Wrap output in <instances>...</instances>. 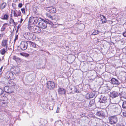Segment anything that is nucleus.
Masks as SVG:
<instances>
[{
  "label": "nucleus",
  "mask_w": 126,
  "mask_h": 126,
  "mask_svg": "<svg viewBox=\"0 0 126 126\" xmlns=\"http://www.w3.org/2000/svg\"><path fill=\"white\" fill-rule=\"evenodd\" d=\"M5 98H6V99L7 100V102L9 100L7 98V97H5Z\"/></svg>",
  "instance_id": "nucleus-55"
},
{
  "label": "nucleus",
  "mask_w": 126,
  "mask_h": 126,
  "mask_svg": "<svg viewBox=\"0 0 126 126\" xmlns=\"http://www.w3.org/2000/svg\"><path fill=\"white\" fill-rule=\"evenodd\" d=\"M22 13L23 14L25 13V10L24 8H22L21 9Z\"/></svg>",
  "instance_id": "nucleus-37"
},
{
  "label": "nucleus",
  "mask_w": 126,
  "mask_h": 126,
  "mask_svg": "<svg viewBox=\"0 0 126 126\" xmlns=\"http://www.w3.org/2000/svg\"><path fill=\"white\" fill-rule=\"evenodd\" d=\"M8 49V48H5L1 49L0 50V52L1 54L2 55L4 54L6 51Z\"/></svg>",
  "instance_id": "nucleus-22"
},
{
  "label": "nucleus",
  "mask_w": 126,
  "mask_h": 126,
  "mask_svg": "<svg viewBox=\"0 0 126 126\" xmlns=\"http://www.w3.org/2000/svg\"><path fill=\"white\" fill-rule=\"evenodd\" d=\"M122 97H123V98L126 99V95H123L122 96Z\"/></svg>",
  "instance_id": "nucleus-50"
},
{
  "label": "nucleus",
  "mask_w": 126,
  "mask_h": 126,
  "mask_svg": "<svg viewBox=\"0 0 126 126\" xmlns=\"http://www.w3.org/2000/svg\"><path fill=\"white\" fill-rule=\"evenodd\" d=\"M122 107L123 108L126 109V102H123Z\"/></svg>",
  "instance_id": "nucleus-34"
},
{
  "label": "nucleus",
  "mask_w": 126,
  "mask_h": 126,
  "mask_svg": "<svg viewBox=\"0 0 126 126\" xmlns=\"http://www.w3.org/2000/svg\"><path fill=\"white\" fill-rule=\"evenodd\" d=\"M28 28L31 31L34 33H39L41 31L40 28L37 26L28 25Z\"/></svg>",
  "instance_id": "nucleus-2"
},
{
  "label": "nucleus",
  "mask_w": 126,
  "mask_h": 126,
  "mask_svg": "<svg viewBox=\"0 0 126 126\" xmlns=\"http://www.w3.org/2000/svg\"><path fill=\"white\" fill-rule=\"evenodd\" d=\"M96 115L99 117H103L105 116L104 112L102 111H99L97 112L96 113Z\"/></svg>",
  "instance_id": "nucleus-17"
},
{
  "label": "nucleus",
  "mask_w": 126,
  "mask_h": 126,
  "mask_svg": "<svg viewBox=\"0 0 126 126\" xmlns=\"http://www.w3.org/2000/svg\"><path fill=\"white\" fill-rule=\"evenodd\" d=\"M101 122L99 120H96L95 121L96 125H94L95 126H100Z\"/></svg>",
  "instance_id": "nucleus-24"
},
{
  "label": "nucleus",
  "mask_w": 126,
  "mask_h": 126,
  "mask_svg": "<svg viewBox=\"0 0 126 126\" xmlns=\"http://www.w3.org/2000/svg\"><path fill=\"white\" fill-rule=\"evenodd\" d=\"M19 28V26H18L17 27V29H18V28Z\"/></svg>",
  "instance_id": "nucleus-62"
},
{
  "label": "nucleus",
  "mask_w": 126,
  "mask_h": 126,
  "mask_svg": "<svg viewBox=\"0 0 126 126\" xmlns=\"http://www.w3.org/2000/svg\"><path fill=\"white\" fill-rule=\"evenodd\" d=\"M8 17L9 16L7 14H5L4 15L3 17L1 19L3 20H7Z\"/></svg>",
  "instance_id": "nucleus-33"
},
{
  "label": "nucleus",
  "mask_w": 126,
  "mask_h": 126,
  "mask_svg": "<svg viewBox=\"0 0 126 126\" xmlns=\"http://www.w3.org/2000/svg\"><path fill=\"white\" fill-rule=\"evenodd\" d=\"M116 126H124L123 125H121L119 124H116Z\"/></svg>",
  "instance_id": "nucleus-47"
},
{
  "label": "nucleus",
  "mask_w": 126,
  "mask_h": 126,
  "mask_svg": "<svg viewBox=\"0 0 126 126\" xmlns=\"http://www.w3.org/2000/svg\"><path fill=\"white\" fill-rule=\"evenodd\" d=\"M18 15L17 16H20V14H21V13L20 12V11H18Z\"/></svg>",
  "instance_id": "nucleus-48"
},
{
  "label": "nucleus",
  "mask_w": 126,
  "mask_h": 126,
  "mask_svg": "<svg viewBox=\"0 0 126 126\" xmlns=\"http://www.w3.org/2000/svg\"><path fill=\"white\" fill-rule=\"evenodd\" d=\"M12 7L14 8H15V7H16V4H15V3H13V4L12 5Z\"/></svg>",
  "instance_id": "nucleus-46"
},
{
  "label": "nucleus",
  "mask_w": 126,
  "mask_h": 126,
  "mask_svg": "<svg viewBox=\"0 0 126 126\" xmlns=\"http://www.w3.org/2000/svg\"><path fill=\"white\" fill-rule=\"evenodd\" d=\"M3 68V67L2 66L0 69V75L2 73V69Z\"/></svg>",
  "instance_id": "nucleus-41"
},
{
  "label": "nucleus",
  "mask_w": 126,
  "mask_h": 126,
  "mask_svg": "<svg viewBox=\"0 0 126 126\" xmlns=\"http://www.w3.org/2000/svg\"><path fill=\"white\" fill-rule=\"evenodd\" d=\"M6 3L5 2L1 4V8L2 9H4L6 6Z\"/></svg>",
  "instance_id": "nucleus-30"
},
{
  "label": "nucleus",
  "mask_w": 126,
  "mask_h": 126,
  "mask_svg": "<svg viewBox=\"0 0 126 126\" xmlns=\"http://www.w3.org/2000/svg\"><path fill=\"white\" fill-rule=\"evenodd\" d=\"M20 55L21 56H24L25 57H27L29 56V54L26 53H20Z\"/></svg>",
  "instance_id": "nucleus-27"
},
{
  "label": "nucleus",
  "mask_w": 126,
  "mask_h": 126,
  "mask_svg": "<svg viewBox=\"0 0 126 126\" xmlns=\"http://www.w3.org/2000/svg\"><path fill=\"white\" fill-rule=\"evenodd\" d=\"M14 34V33H13L12 32H11V34L12 35H13Z\"/></svg>",
  "instance_id": "nucleus-60"
},
{
  "label": "nucleus",
  "mask_w": 126,
  "mask_h": 126,
  "mask_svg": "<svg viewBox=\"0 0 126 126\" xmlns=\"http://www.w3.org/2000/svg\"><path fill=\"white\" fill-rule=\"evenodd\" d=\"M4 91L1 88H0V95L3 94Z\"/></svg>",
  "instance_id": "nucleus-36"
},
{
  "label": "nucleus",
  "mask_w": 126,
  "mask_h": 126,
  "mask_svg": "<svg viewBox=\"0 0 126 126\" xmlns=\"http://www.w3.org/2000/svg\"><path fill=\"white\" fill-rule=\"evenodd\" d=\"M47 24H50L51 26L53 25V23L48 19H42V21L38 23L40 27L43 29H45L46 28Z\"/></svg>",
  "instance_id": "nucleus-1"
},
{
  "label": "nucleus",
  "mask_w": 126,
  "mask_h": 126,
  "mask_svg": "<svg viewBox=\"0 0 126 126\" xmlns=\"http://www.w3.org/2000/svg\"><path fill=\"white\" fill-rule=\"evenodd\" d=\"M16 30V28H15H15L14 29L13 31H14L15 30Z\"/></svg>",
  "instance_id": "nucleus-57"
},
{
  "label": "nucleus",
  "mask_w": 126,
  "mask_h": 126,
  "mask_svg": "<svg viewBox=\"0 0 126 126\" xmlns=\"http://www.w3.org/2000/svg\"><path fill=\"white\" fill-rule=\"evenodd\" d=\"M17 40V39H15L14 40V41L15 42L16 41V40Z\"/></svg>",
  "instance_id": "nucleus-63"
},
{
  "label": "nucleus",
  "mask_w": 126,
  "mask_h": 126,
  "mask_svg": "<svg viewBox=\"0 0 126 126\" xmlns=\"http://www.w3.org/2000/svg\"><path fill=\"white\" fill-rule=\"evenodd\" d=\"M10 20L11 21V22H12L13 23L14 22V21L13 19H12V18H10Z\"/></svg>",
  "instance_id": "nucleus-49"
},
{
  "label": "nucleus",
  "mask_w": 126,
  "mask_h": 126,
  "mask_svg": "<svg viewBox=\"0 0 126 126\" xmlns=\"http://www.w3.org/2000/svg\"><path fill=\"white\" fill-rule=\"evenodd\" d=\"M23 20V19L22 18H21V20H20V23H22V21Z\"/></svg>",
  "instance_id": "nucleus-52"
},
{
  "label": "nucleus",
  "mask_w": 126,
  "mask_h": 126,
  "mask_svg": "<svg viewBox=\"0 0 126 126\" xmlns=\"http://www.w3.org/2000/svg\"><path fill=\"white\" fill-rule=\"evenodd\" d=\"M14 92L13 90L11 88H9L8 91H7V93H12Z\"/></svg>",
  "instance_id": "nucleus-31"
},
{
  "label": "nucleus",
  "mask_w": 126,
  "mask_h": 126,
  "mask_svg": "<svg viewBox=\"0 0 126 126\" xmlns=\"http://www.w3.org/2000/svg\"><path fill=\"white\" fill-rule=\"evenodd\" d=\"M119 94L118 92L116 91H114L111 93L110 94V96L112 98H115L118 96Z\"/></svg>",
  "instance_id": "nucleus-12"
},
{
  "label": "nucleus",
  "mask_w": 126,
  "mask_h": 126,
  "mask_svg": "<svg viewBox=\"0 0 126 126\" xmlns=\"http://www.w3.org/2000/svg\"><path fill=\"white\" fill-rule=\"evenodd\" d=\"M110 81L113 84L119 85L120 84L119 81L117 79L114 78H112Z\"/></svg>",
  "instance_id": "nucleus-13"
},
{
  "label": "nucleus",
  "mask_w": 126,
  "mask_h": 126,
  "mask_svg": "<svg viewBox=\"0 0 126 126\" xmlns=\"http://www.w3.org/2000/svg\"><path fill=\"white\" fill-rule=\"evenodd\" d=\"M18 31V29H17V30L16 31V33H17Z\"/></svg>",
  "instance_id": "nucleus-59"
},
{
  "label": "nucleus",
  "mask_w": 126,
  "mask_h": 126,
  "mask_svg": "<svg viewBox=\"0 0 126 126\" xmlns=\"http://www.w3.org/2000/svg\"><path fill=\"white\" fill-rule=\"evenodd\" d=\"M46 9L48 12L51 13H55L56 11L55 8L53 6L47 7L46 8Z\"/></svg>",
  "instance_id": "nucleus-8"
},
{
  "label": "nucleus",
  "mask_w": 126,
  "mask_h": 126,
  "mask_svg": "<svg viewBox=\"0 0 126 126\" xmlns=\"http://www.w3.org/2000/svg\"><path fill=\"white\" fill-rule=\"evenodd\" d=\"M28 44H29L31 47H35L36 45L35 44L31 41H28Z\"/></svg>",
  "instance_id": "nucleus-23"
},
{
  "label": "nucleus",
  "mask_w": 126,
  "mask_h": 126,
  "mask_svg": "<svg viewBox=\"0 0 126 126\" xmlns=\"http://www.w3.org/2000/svg\"><path fill=\"white\" fill-rule=\"evenodd\" d=\"M100 16L101 18L102 23H105L106 22L107 20L105 16L103 15H100Z\"/></svg>",
  "instance_id": "nucleus-20"
},
{
  "label": "nucleus",
  "mask_w": 126,
  "mask_h": 126,
  "mask_svg": "<svg viewBox=\"0 0 126 126\" xmlns=\"http://www.w3.org/2000/svg\"><path fill=\"white\" fill-rule=\"evenodd\" d=\"M58 91L59 94H65V91L63 88L60 87L58 89Z\"/></svg>",
  "instance_id": "nucleus-18"
},
{
  "label": "nucleus",
  "mask_w": 126,
  "mask_h": 126,
  "mask_svg": "<svg viewBox=\"0 0 126 126\" xmlns=\"http://www.w3.org/2000/svg\"><path fill=\"white\" fill-rule=\"evenodd\" d=\"M55 83L52 81H48L47 83V87L50 90L53 89L55 87Z\"/></svg>",
  "instance_id": "nucleus-5"
},
{
  "label": "nucleus",
  "mask_w": 126,
  "mask_h": 126,
  "mask_svg": "<svg viewBox=\"0 0 126 126\" xmlns=\"http://www.w3.org/2000/svg\"><path fill=\"white\" fill-rule=\"evenodd\" d=\"M95 94L94 93H87L86 95V97L87 99L93 98L94 97Z\"/></svg>",
  "instance_id": "nucleus-16"
},
{
  "label": "nucleus",
  "mask_w": 126,
  "mask_h": 126,
  "mask_svg": "<svg viewBox=\"0 0 126 126\" xmlns=\"http://www.w3.org/2000/svg\"><path fill=\"white\" fill-rule=\"evenodd\" d=\"M3 104H5V105L4 106V107H6L7 106V102H4V101L3 100V102H2Z\"/></svg>",
  "instance_id": "nucleus-42"
},
{
  "label": "nucleus",
  "mask_w": 126,
  "mask_h": 126,
  "mask_svg": "<svg viewBox=\"0 0 126 126\" xmlns=\"http://www.w3.org/2000/svg\"><path fill=\"white\" fill-rule=\"evenodd\" d=\"M124 49H125V52L126 53V48H124Z\"/></svg>",
  "instance_id": "nucleus-58"
},
{
  "label": "nucleus",
  "mask_w": 126,
  "mask_h": 126,
  "mask_svg": "<svg viewBox=\"0 0 126 126\" xmlns=\"http://www.w3.org/2000/svg\"><path fill=\"white\" fill-rule=\"evenodd\" d=\"M3 34H0V40L3 37Z\"/></svg>",
  "instance_id": "nucleus-43"
},
{
  "label": "nucleus",
  "mask_w": 126,
  "mask_h": 126,
  "mask_svg": "<svg viewBox=\"0 0 126 126\" xmlns=\"http://www.w3.org/2000/svg\"><path fill=\"white\" fill-rule=\"evenodd\" d=\"M59 17L57 15H54L53 16L52 20L54 19L57 20H59Z\"/></svg>",
  "instance_id": "nucleus-26"
},
{
  "label": "nucleus",
  "mask_w": 126,
  "mask_h": 126,
  "mask_svg": "<svg viewBox=\"0 0 126 126\" xmlns=\"http://www.w3.org/2000/svg\"><path fill=\"white\" fill-rule=\"evenodd\" d=\"M107 95H101L99 100L100 103H105L107 102L109 97H107Z\"/></svg>",
  "instance_id": "nucleus-10"
},
{
  "label": "nucleus",
  "mask_w": 126,
  "mask_h": 126,
  "mask_svg": "<svg viewBox=\"0 0 126 126\" xmlns=\"http://www.w3.org/2000/svg\"><path fill=\"white\" fill-rule=\"evenodd\" d=\"M15 39H18V35H16L15 36Z\"/></svg>",
  "instance_id": "nucleus-54"
},
{
  "label": "nucleus",
  "mask_w": 126,
  "mask_h": 126,
  "mask_svg": "<svg viewBox=\"0 0 126 126\" xmlns=\"http://www.w3.org/2000/svg\"><path fill=\"white\" fill-rule=\"evenodd\" d=\"M22 6V4L21 3H19L18 4V6L19 8H21Z\"/></svg>",
  "instance_id": "nucleus-40"
},
{
  "label": "nucleus",
  "mask_w": 126,
  "mask_h": 126,
  "mask_svg": "<svg viewBox=\"0 0 126 126\" xmlns=\"http://www.w3.org/2000/svg\"><path fill=\"white\" fill-rule=\"evenodd\" d=\"M89 106L90 107L94 108L95 107V104L94 100H92L90 101Z\"/></svg>",
  "instance_id": "nucleus-19"
},
{
  "label": "nucleus",
  "mask_w": 126,
  "mask_h": 126,
  "mask_svg": "<svg viewBox=\"0 0 126 126\" xmlns=\"http://www.w3.org/2000/svg\"><path fill=\"white\" fill-rule=\"evenodd\" d=\"M28 44V41H22L20 45L21 49L22 50H26Z\"/></svg>",
  "instance_id": "nucleus-3"
},
{
  "label": "nucleus",
  "mask_w": 126,
  "mask_h": 126,
  "mask_svg": "<svg viewBox=\"0 0 126 126\" xmlns=\"http://www.w3.org/2000/svg\"><path fill=\"white\" fill-rule=\"evenodd\" d=\"M45 0H42V1H44Z\"/></svg>",
  "instance_id": "nucleus-64"
},
{
  "label": "nucleus",
  "mask_w": 126,
  "mask_h": 126,
  "mask_svg": "<svg viewBox=\"0 0 126 126\" xmlns=\"http://www.w3.org/2000/svg\"><path fill=\"white\" fill-rule=\"evenodd\" d=\"M123 36H124V37H126V32H123Z\"/></svg>",
  "instance_id": "nucleus-45"
},
{
  "label": "nucleus",
  "mask_w": 126,
  "mask_h": 126,
  "mask_svg": "<svg viewBox=\"0 0 126 126\" xmlns=\"http://www.w3.org/2000/svg\"><path fill=\"white\" fill-rule=\"evenodd\" d=\"M13 59L16 62L19 61L20 60L19 58L17 57L16 56H14L13 57Z\"/></svg>",
  "instance_id": "nucleus-32"
},
{
  "label": "nucleus",
  "mask_w": 126,
  "mask_h": 126,
  "mask_svg": "<svg viewBox=\"0 0 126 126\" xmlns=\"http://www.w3.org/2000/svg\"><path fill=\"white\" fill-rule=\"evenodd\" d=\"M75 90V92H76V93H79V91L77 89H76Z\"/></svg>",
  "instance_id": "nucleus-53"
},
{
  "label": "nucleus",
  "mask_w": 126,
  "mask_h": 126,
  "mask_svg": "<svg viewBox=\"0 0 126 126\" xmlns=\"http://www.w3.org/2000/svg\"><path fill=\"white\" fill-rule=\"evenodd\" d=\"M109 120L110 123L112 124H115L117 122V118L115 116L109 117Z\"/></svg>",
  "instance_id": "nucleus-9"
},
{
  "label": "nucleus",
  "mask_w": 126,
  "mask_h": 126,
  "mask_svg": "<svg viewBox=\"0 0 126 126\" xmlns=\"http://www.w3.org/2000/svg\"><path fill=\"white\" fill-rule=\"evenodd\" d=\"M7 23H5L3 25V26H4V25H7Z\"/></svg>",
  "instance_id": "nucleus-61"
},
{
  "label": "nucleus",
  "mask_w": 126,
  "mask_h": 126,
  "mask_svg": "<svg viewBox=\"0 0 126 126\" xmlns=\"http://www.w3.org/2000/svg\"><path fill=\"white\" fill-rule=\"evenodd\" d=\"M8 86L12 87L15 86L16 85V84L12 81L9 80L8 82Z\"/></svg>",
  "instance_id": "nucleus-21"
},
{
  "label": "nucleus",
  "mask_w": 126,
  "mask_h": 126,
  "mask_svg": "<svg viewBox=\"0 0 126 126\" xmlns=\"http://www.w3.org/2000/svg\"><path fill=\"white\" fill-rule=\"evenodd\" d=\"M59 107H58L57 110L56 111V112L57 113H58V112H59Z\"/></svg>",
  "instance_id": "nucleus-51"
},
{
  "label": "nucleus",
  "mask_w": 126,
  "mask_h": 126,
  "mask_svg": "<svg viewBox=\"0 0 126 126\" xmlns=\"http://www.w3.org/2000/svg\"><path fill=\"white\" fill-rule=\"evenodd\" d=\"M14 16L17 17V15L15 11H14Z\"/></svg>",
  "instance_id": "nucleus-39"
},
{
  "label": "nucleus",
  "mask_w": 126,
  "mask_h": 126,
  "mask_svg": "<svg viewBox=\"0 0 126 126\" xmlns=\"http://www.w3.org/2000/svg\"><path fill=\"white\" fill-rule=\"evenodd\" d=\"M46 16L51 20H52L53 16H52L49 13H46Z\"/></svg>",
  "instance_id": "nucleus-28"
},
{
  "label": "nucleus",
  "mask_w": 126,
  "mask_h": 126,
  "mask_svg": "<svg viewBox=\"0 0 126 126\" xmlns=\"http://www.w3.org/2000/svg\"><path fill=\"white\" fill-rule=\"evenodd\" d=\"M5 77L11 80H13L15 78L14 76L13 73L11 72H7L5 73Z\"/></svg>",
  "instance_id": "nucleus-7"
},
{
  "label": "nucleus",
  "mask_w": 126,
  "mask_h": 126,
  "mask_svg": "<svg viewBox=\"0 0 126 126\" xmlns=\"http://www.w3.org/2000/svg\"><path fill=\"white\" fill-rule=\"evenodd\" d=\"M38 18L37 17L32 18L30 17L29 19L28 25H30L31 24L33 23L35 24L38 22Z\"/></svg>",
  "instance_id": "nucleus-4"
},
{
  "label": "nucleus",
  "mask_w": 126,
  "mask_h": 126,
  "mask_svg": "<svg viewBox=\"0 0 126 126\" xmlns=\"http://www.w3.org/2000/svg\"><path fill=\"white\" fill-rule=\"evenodd\" d=\"M9 88L8 86H5L4 87V89L5 92L7 93V91H8Z\"/></svg>",
  "instance_id": "nucleus-35"
},
{
  "label": "nucleus",
  "mask_w": 126,
  "mask_h": 126,
  "mask_svg": "<svg viewBox=\"0 0 126 126\" xmlns=\"http://www.w3.org/2000/svg\"><path fill=\"white\" fill-rule=\"evenodd\" d=\"M123 115L124 117H126V111L123 112Z\"/></svg>",
  "instance_id": "nucleus-44"
},
{
  "label": "nucleus",
  "mask_w": 126,
  "mask_h": 126,
  "mask_svg": "<svg viewBox=\"0 0 126 126\" xmlns=\"http://www.w3.org/2000/svg\"><path fill=\"white\" fill-rule=\"evenodd\" d=\"M62 122L60 120H59L55 123V124L57 126H61Z\"/></svg>",
  "instance_id": "nucleus-25"
},
{
  "label": "nucleus",
  "mask_w": 126,
  "mask_h": 126,
  "mask_svg": "<svg viewBox=\"0 0 126 126\" xmlns=\"http://www.w3.org/2000/svg\"><path fill=\"white\" fill-rule=\"evenodd\" d=\"M113 110L117 114H120L121 112V108L119 106H118V107H115L113 109Z\"/></svg>",
  "instance_id": "nucleus-14"
},
{
  "label": "nucleus",
  "mask_w": 126,
  "mask_h": 126,
  "mask_svg": "<svg viewBox=\"0 0 126 126\" xmlns=\"http://www.w3.org/2000/svg\"><path fill=\"white\" fill-rule=\"evenodd\" d=\"M47 121L45 119L42 118L40 119V121L39 123L40 124V125L42 126H44L47 123Z\"/></svg>",
  "instance_id": "nucleus-15"
},
{
  "label": "nucleus",
  "mask_w": 126,
  "mask_h": 126,
  "mask_svg": "<svg viewBox=\"0 0 126 126\" xmlns=\"http://www.w3.org/2000/svg\"><path fill=\"white\" fill-rule=\"evenodd\" d=\"M1 45L4 47L8 48V40L6 39H3L2 40Z\"/></svg>",
  "instance_id": "nucleus-11"
},
{
  "label": "nucleus",
  "mask_w": 126,
  "mask_h": 126,
  "mask_svg": "<svg viewBox=\"0 0 126 126\" xmlns=\"http://www.w3.org/2000/svg\"><path fill=\"white\" fill-rule=\"evenodd\" d=\"M14 23V25H15V26L16 25V23L15 22H13Z\"/></svg>",
  "instance_id": "nucleus-56"
},
{
  "label": "nucleus",
  "mask_w": 126,
  "mask_h": 126,
  "mask_svg": "<svg viewBox=\"0 0 126 126\" xmlns=\"http://www.w3.org/2000/svg\"><path fill=\"white\" fill-rule=\"evenodd\" d=\"M6 27L3 26L2 27L1 29V31H3L5 29Z\"/></svg>",
  "instance_id": "nucleus-38"
},
{
  "label": "nucleus",
  "mask_w": 126,
  "mask_h": 126,
  "mask_svg": "<svg viewBox=\"0 0 126 126\" xmlns=\"http://www.w3.org/2000/svg\"><path fill=\"white\" fill-rule=\"evenodd\" d=\"M34 35L32 33L27 32L23 35V36L25 39L30 40L33 38Z\"/></svg>",
  "instance_id": "nucleus-6"
},
{
  "label": "nucleus",
  "mask_w": 126,
  "mask_h": 126,
  "mask_svg": "<svg viewBox=\"0 0 126 126\" xmlns=\"http://www.w3.org/2000/svg\"><path fill=\"white\" fill-rule=\"evenodd\" d=\"M99 32H100L97 30H95L92 33V34L93 35H96L98 34Z\"/></svg>",
  "instance_id": "nucleus-29"
}]
</instances>
